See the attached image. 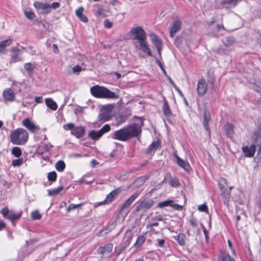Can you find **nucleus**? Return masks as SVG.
Masks as SVG:
<instances>
[{"label": "nucleus", "instance_id": "473e14b6", "mask_svg": "<svg viewBox=\"0 0 261 261\" xmlns=\"http://www.w3.org/2000/svg\"><path fill=\"white\" fill-rule=\"evenodd\" d=\"M169 175L170 176V179L169 180V184H170V186H171L172 187H178L180 185L178 179L176 177L172 178L170 174Z\"/></svg>", "mask_w": 261, "mask_h": 261}, {"label": "nucleus", "instance_id": "5701e85b", "mask_svg": "<svg viewBox=\"0 0 261 261\" xmlns=\"http://www.w3.org/2000/svg\"><path fill=\"white\" fill-rule=\"evenodd\" d=\"M210 120V115L208 112H204L203 114V125L204 128L207 131H209L208 122Z\"/></svg>", "mask_w": 261, "mask_h": 261}, {"label": "nucleus", "instance_id": "a878e982", "mask_svg": "<svg viewBox=\"0 0 261 261\" xmlns=\"http://www.w3.org/2000/svg\"><path fill=\"white\" fill-rule=\"evenodd\" d=\"M113 249V244H108L106 245L103 247H100L99 249V251L101 253H110Z\"/></svg>", "mask_w": 261, "mask_h": 261}, {"label": "nucleus", "instance_id": "4d7b16f0", "mask_svg": "<svg viewBox=\"0 0 261 261\" xmlns=\"http://www.w3.org/2000/svg\"><path fill=\"white\" fill-rule=\"evenodd\" d=\"M84 8L82 7H80L78 9L75 11L76 15L79 17L83 14Z\"/></svg>", "mask_w": 261, "mask_h": 261}, {"label": "nucleus", "instance_id": "cd10ccee", "mask_svg": "<svg viewBox=\"0 0 261 261\" xmlns=\"http://www.w3.org/2000/svg\"><path fill=\"white\" fill-rule=\"evenodd\" d=\"M21 216V214H17L13 211H10L7 218L12 221L19 219Z\"/></svg>", "mask_w": 261, "mask_h": 261}, {"label": "nucleus", "instance_id": "72a5a7b5", "mask_svg": "<svg viewBox=\"0 0 261 261\" xmlns=\"http://www.w3.org/2000/svg\"><path fill=\"white\" fill-rule=\"evenodd\" d=\"M233 128L234 126L230 124L227 125L226 133L228 137L231 138L232 137L234 133Z\"/></svg>", "mask_w": 261, "mask_h": 261}, {"label": "nucleus", "instance_id": "7ed1b4c3", "mask_svg": "<svg viewBox=\"0 0 261 261\" xmlns=\"http://www.w3.org/2000/svg\"><path fill=\"white\" fill-rule=\"evenodd\" d=\"M28 139V133L23 128H17L10 134V141L13 144L23 145Z\"/></svg>", "mask_w": 261, "mask_h": 261}, {"label": "nucleus", "instance_id": "0e129e2a", "mask_svg": "<svg viewBox=\"0 0 261 261\" xmlns=\"http://www.w3.org/2000/svg\"><path fill=\"white\" fill-rule=\"evenodd\" d=\"M79 18L80 19V20L84 22H87L88 21V19L85 15L83 14L80 17H79Z\"/></svg>", "mask_w": 261, "mask_h": 261}, {"label": "nucleus", "instance_id": "0eeeda50", "mask_svg": "<svg viewBox=\"0 0 261 261\" xmlns=\"http://www.w3.org/2000/svg\"><path fill=\"white\" fill-rule=\"evenodd\" d=\"M134 35V39L137 40L138 42L146 40V35L144 30L141 27L133 28L131 31Z\"/></svg>", "mask_w": 261, "mask_h": 261}, {"label": "nucleus", "instance_id": "603ef678", "mask_svg": "<svg viewBox=\"0 0 261 261\" xmlns=\"http://www.w3.org/2000/svg\"><path fill=\"white\" fill-rule=\"evenodd\" d=\"M74 127V124L72 123H68L63 126V128L65 130H72Z\"/></svg>", "mask_w": 261, "mask_h": 261}, {"label": "nucleus", "instance_id": "de8ad7c7", "mask_svg": "<svg viewBox=\"0 0 261 261\" xmlns=\"http://www.w3.org/2000/svg\"><path fill=\"white\" fill-rule=\"evenodd\" d=\"M25 16L29 19L32 20L35 18V13L31 11H25L24 12Z\"/></svg>", "mask_w": 261, "mask_h": 261}, {"label": "nucleus", "instance_id": "39448f33", "mask_svg": "<svg viewBox=\"0 0 261 261\" xmlns=\"http://www.w3.org/2000/svg\"><path fill=\"white\" fill-rule=\"evenodd\" d=\"M110 129V126L107 124L99 130H91L89 133V137L93 140H97L101 137L104 134L109 132Z\"/></svg>", "mask_w": 261, "mask_h": 261}, {"label": "nucleus", "instance_id": "c9c22d12", "mask_svg": "<svg viewBox=\"0 0 261 261\" xmlns=\"http://www.w3.org/2000/svg\"><path fill=\"white\" fill-rule=\"evenodd\" d=\"M159 224V223L157 222L150 223L147 225L146 228L150 231H151L152 233H156L158 232L155 231V229L153 228V227L158 226Z\"/></svg>", "mask_w": 261, "mask_h": 261}, {"label": "nucleus", "instance_id": "a19ab883", "mask_svg": "<svg viewBox=\"0 0 261 261\" xmlns=\"http://www.w3.org/2000/svg\"><path fill=\"white\" fill-rule=\"evenodd\" d=\"M172 202H173L172 200H166L164 201L159 202L158 206V207H161V208L168 206L171 205Z\"/></svg>", "mask_w": 261, "mask_h": 261}, {"label": "nucleus", "instance_id": "774afa93", "mask_svg": "<svg viewBox=\"0 0 261 261\" xmlns=\"http://www.w3.org/2000/svg\"><path fill=\"white\" fill-rule=\"evenodd\" d=\"M125 248V246H123V247H121L120 248H119L116 252V255H119V254H120L124 251Z\"/></svg>", "mask_w": 261, "mask_h": 261}, {"label": "nucleus", "instance_id": "c756f323", "mask_svg": "<svg viewBox=\"0 0 261 261\" xmlns=\"http://www.w3.org/2000/svg\"><path fill=\"white\" fill-rule=\"evenodd\" d=\"M160 145V142L158 141L152 142L147 150V153H150L152 150H156Z\"/></svg>", "mask_w": 261, "mask_h": 261}, {"label": "nucleus", "instance_id": "393cba45", "mask_svg": "<svg viewBox=\"0 0 261 261\" xmlns=\"http://www.w3.org/2000/svg\"><path fill=\"white\" fill-rule=\"evenodd\" d=\"M221 30L225 31V28L224 27V26L223 25L218 24L217 25L216 28L215 29V30L212 32V34H211L212 36L218 37L219 36L222 35L223 34L222 33H220V34L218 33V32L220 31Z\"/></svg>", "mask_w": 261, "mask_h": 261}, {"label": "nucleus", "instance_id": "20e7f679", "mask_svg": "<svg viewBox=\"0 0 261 261\" xmlns=\"http://www.w3.org/2000/svg\"><path fill=\"white\" fill-rule=\"evenodd\" d=\"M154 203V201L152 199L145 198L143 200H139L137 203L136 207V212L143 211L146 212L150 209Z\"/></svg>", "mask_w": 261, "mask_h": 261}, {"label": "nucleus", "instance_id": "2f4dec72", "mask_svg": "<svg viewBox=\"0 0 261 261\" xmlns=\"http://www.w3.org/2000/svg\"><path fill=\"white\" fill-rule=\"evenodd\" d=\"M64 189V187L60 186L57 188L48 190V195L50 196H55L58 194L61 191Z\"/></svg>", "mask_w": 261, "mask_h": 261}, {"label": "nucleus", "instance_id": "f704fd0d", "mask_svg": "<svg viewBox=\"0 0 261 261\" xmlns=\"http://www.w3.org/2000/svg\"><path fill=\"white\" fill-rule=\"evenodd\" d=\"M132 238V230H127L126 231V232L125 233V236H124V239H126L125 244L126 245H128L130 243Z\"/></svg>", "mask_w": 261, "mask_h": 261}, {"label": "nucleus", "instance_id": "79ce46f5", "mask_svg": "<svg viewBox=\"0 0 261 261\" xmlns=\"http://www.w3.org/2000/svg\"><path fill=\"white\" fill-rule=\"evenodd\" d=\"M148 178V176H144L140 177L136 180L135 182L139 185H142V184H144L147 180Z\"/></svg>", "mask_w": 261, "mask_h": 261}, {"label": "nucleus", "instance_id": "1a4fd4ad", "mask_svg": "<svg viewBox=\"0 0 261 261\" xmlns=\"http://www.w3.org/2000/svg\"><path fill=\"white\" fill-rule=\"evenodd\" d=\"M198 95L203 96L205 94L207 91V84L204 79H200L197 83V88Z\"/></svg>", "mask_w": 261, "mask_h": 261}, {"label": "nucleus", "instance_id": "6e6d98bb", "mask_svg": "<svg viewBox=\"0 0 261 261\" xmlns=\"http://www.w3.org/2000/svg\"><path fill=\"white\" fill-rule=\"evenodd\" d=\"M156 62L157 64L159 65V66L160 67L161 69L163 71V72L164 74V75L165 76H167V72H166L164 67H163V65L162 64V63L160 61H159L158 60H156Z\"/></svg>", "mask_w": 261, "mask_h": 261}, {"label": "nucleus", "instance_id": "c03bdc74", "mask_svg": "<svg viewBox=\"0 0 261 261\" xmlns=\"http://www.w3.org/2000/svg\"><path fill=\"white\" fill-rule=\"evenodd\" d=\"M98 118L100 120L107 121L109 118V114L107 112L100 113L99 115Z\"/></svg>", "mask_w": 261, "mask_h": 261}, {"label": "nucleus", "instance_id": "3c124183", "mask_svg": "<svg viewBox=\"0 0 261 261\" xmlns=\"http://www.w3.org/2000/svg\"><path fill=\"white\" fill-rule=\"evenodd\" d=\"M82 205H83L82 203L77 204H75L71 203V204L69 205V206H68V207L67 208V211L68 212H70L71 210H74V209H75L76 208L79 207L80 206H81Z\"/></svg>", "mask_w": 261, "mask_h": 261}, {"label": "nucleus", "instance_id": "8fccbe9b", "mask_svg": "<svg viewBox=\"0 0 261 261\" xmlns=\"http://www.w3.org/2000/svg\"><path fill=\"white\" fill-rule=\"evenodd\" d=\"M234 42V39L232 37H228L225 39V42H224L226 46H228L231 45Z\"/></svg>", "mask_w": 261, "mask_h": 261}, {"label": "nucleus", "instance_id": "5fc2aeb1", "mask_svg": "<svg viewBox=\"0 0 261 261\" xmlns=\"http://www.w3.org/2000/svg\"><path fill=\"white\" fill-rule=\"evenodd\" d=\"M10 211H9V209L6 207L2 210L1 213L4 217L7 218Z\"/></svg>", "mask_w": 261, "mask_h": 261}, {"label": "nucleus", "instance_id": "c85d7f7f", "mask_svg": "<svg viewBox=\"0 0 261 261\" xmlns=\"http://www.w3.org/2000/svg\"><path fill=\"white\" fill-rule=\"evenodd\" d=\"M175 239L180 246H184L186 244V236L184 233H179Z\"/></svg>", "mask_w": 261, "mask_h": 261}, {"label": "nucleus", "instance_id": "09e8293b", "mask_svg": "<svg viewBox=\"0 0 261 261\" xmlns=\"http://www.w3.org/2000/svg\"><path fill=\"white\" fill-rule=\"evenodd\" d=\"M198 209L200 212L208 213V209L205 204L199 205L198 206Z\"/></svg>", "mask_w": 261, "mask_h": 261}, {"label": "nucleus", "instance_id": "338daca9", "mask_svg": "<svg viewBox=\"0 0 261 261\" xmlns=\"http://www.w3.org/2000/svg\"><path fill=\"white\" fill-rule=\"evenodd\" d=\"M35 100L36 103H40L42 102L43 98L42 96L35 97Z\"/></svg>", "mask_w": 261, "mask_h": 261}, {"label": "nucleus", "instance_id": "2eb2a0df", "mask_svg": "<svg viewBox=\"0 0 261 261\" xmlns=\"http://www.w3.org/2000/svg\"><path fill=\"white\" fill-rule=\"evenodd\" d=\"M3 96L6 101H13L15 96V93L11 89H6L3 92Z\"/></svg>", "mask_w": 261, "mask_h": 261}, {"label": "nucleus", "instance_id": "052dcab7", "mask_svg": "<svg viewBox=\"0 0 261 261\" xmlns=\"http://www.w3.org/2000/svg\"><path fill=\"white\" fill-rule=\"evenodd\" d=\"M109 232L107 229L101 230L98 233V236L99 237L103 236Z\"/></svg>", "mask_w": 261, "mask_h": 261}, {"label": "nucleus", "instance_id": "4c0bfd02", "mask_svg": "<svg viewBox=\"0 0 261 261\" xmlns=\"http://www.w3.org/2000/svg\"><path fill=\"white\" fill-rule=\"evenodd\" d=\"M12 154L16 157H19L21 155L22 151L19 147H14L12 150Z\"/></svg>", "mask_w": 261, "mask_h": 261}, {"label": "nucleus", "instance_id": "864d4df0", "mask_svg": "<svg viewBox=\"0 0 261 261\" xmlns=\"http://www.w3.org/2000/svg\"><path fill=\"white\" fill-rule=\"evenodd\" d=\"M82 67L79 65L74 66L72 68V72L77 74L82 71Z\"/></svg>", "mask_w": 261, "mask_h": 261}, {"label": "nucleus", "instance_id": "69168bd1", "mask_svg": "<svg viewBox=\"0 0 261 261\" xmlns=\"http://www.w3.org/2000/svg\"><path fill=\"white\" fill-rule=\"evenodd\" d=\"M125 122V120L124 119V117L122 116H120L117 119V122L118 124H121Z\"/></svg>", "mask_w": 261, "mask_h": 261}, {"label": "nucleus", "instance_id": "680f3d73", "mask_svg": "<svg viewBox=\"0 0 261 261\" xmlns=\"http://www.w3.org/2000/svg\"><path fill=\"white\" fill-rule=\"evenodd\" d=\"M158 244L157 245L159 247H162L164 246L165 243V241L164 239L158 240Z\"/></svg>", "mask_w": 261, "mask_h": 261}, {"label": "nucleus", "instance_id": "aec40b11", "mask_svg": "<svg viewBox=\"0 0 261 261\" xmlns=\"http://www.w3.org/2000/svg\"><path fill=\"white\" fill-rule=\"evenodd\" d=\"M241 0H224L221 2V4L226 8L234 7L237 3Z\"/></svg>", "mask_w": 261, "mask_h": 261}, {"label": "nucleus", "instance_id": "13d9d810", "mask_svg": "<svg viewBox=\"0 0 261 261\" xmlns=\"http://www.w3.org/2000/svg\"><path fill=\"white\" fill-rule=\"evenodd\" d=\"M113 23L108 19H106L104 21V25L106 28L110 29L112 28Z\"/></svg>", "mask_w": 261, "mask_h": 261}, {"label": "nucleus", "instance_id": "a211bd4d", "mask_svg": "<svg viewBox=\"0 0 261 261\" xmlns=\"http://www.w3.org/2000/svg\"><path fill=\"white\" fill-rule=\"evenodd\" d=\"M181 23V22L179 20H176L173 22L170 32L171 37H173L174 34L180 29Z\"/></svg>", "mask_w": 261, "mask_h": 261}, {"label": "nucleus", "instance_id": "37998d69", "mask_svg": "<svg viewBox=\"0 0 261 261\" xmlns=\"http://www.w3.org/2000/svg\"><path fill=\"white\" fill-rule=\"evenodd\" d=\"M31 217L33 220H40L41 218V215L38 211L33 212Z\"/></svg>", "mask_w": 261, "mask_h": 261}, {"label": "nucleus", "instance_id": "e2e57ef3", "mask_svg": "<svg viewBox=\"0 0 261 261\" xmlns=\"http://www.w3.org/2000/svg\"><path fill=\"white\" fill-rule=\"evenodd\" d=\"M60 6V4L58 2H54L52 3L51 5H50V8H52L53 9H57L59 8Z\"/></svg>", "mask_w": 261, "mask_h": 261}, {"label": "nucleus", "instance_id": "7c9ffc66", "mask_svg": "<svg viewBox=\"0 0 261 261\" xmlns=\"http://www.w3.org/2000/svg\"><path fill=\"white\" fill-rule=\"evenodd\" d=\"M55 168L58 171L62 172L65 169V164L63 161H59L56 163Z\"/></svg>", "mask_w": 261, "mask_h": 261}, {"label": "nucleus", "instance_id": "b1692460", "mask_svg": "<svg viewBox=\"0 0 261 261\" xmlns=\"http://www.w3.org/2000/svg\"><path fill=\"white\" fill-rule=\"evenodd\" d=\"M77 138L82 137L85 134V129L83 126L76 127L72 133Z\"/></svg>", "mask_w": 261, "mask_h": 261}, {"label": "nucleus", "instance_id": "f257e3e1", "mask_svg": "<svg viewBox=\"0 0 261 261\" xmlns=\"http://www.w3.org/2000/svg\"><path fill=\"white\" fill-rule=\"evenodd\" d=\"M141 126L137 123H134L113 133L112 138L122 142L137 137L141 133Z\"/></svg>", "mask_w": 261, "mask_h": 261}, {"label": "nucleus", "instance_id": "423d86ee", "mask_svg": "<svg viewBox=\"0 0 261 261\" xmlns=\"http://www.w3.org/2000/svg\"><path fill=\"white\" fill-rule=\"evenodd\" d=\"M219 188L222 191V192L220 194L222 201L223 202L224 205H228L230 197V192L232 188L229 187L228 189H224V186L221 183H219Z\"/></svg>", "mask_w": 261, "mask_h": 261}, {"label": "nucleus", "instance_id": "f3484780", "mask_svg": "<svg viewBox=\"0 0 261 261\" xmlns=\"http://www.w3.org/2000/svg\"><path fill=\"white\" fill-rule=\"evenodd\" d=\"M119 189H115L110 193L107 196L105 200L102 202V204L106 203H110L114 200L120 192Z\"/></svg>", "mask_w": 261, "mask_h": 261}, {"label": "nucleus", "instance_id": "6e6552de", "mask_svg": "<svg viewBox=\"0 0 261 261\" xmlns=\"http://www.w3.org/2000/svg\"><path fill=\"white\" fill-rule=\"evenodd\" d=\"M174 156L176 159V163L179 167L188 172L192 170L190 164L187 161L180 159L176 153L174 154Z\"/></svg>", "mask_w": 261, "mask_h": 261}, {"label": "nucleus", "instance_id": "f03ea898", "mask_svg": "<svg viewBox=\"0 0 261 261\" xmlns=\"http://www.w3.org/2000/svg\"><path fill=\"white\" fill-rule=\"evenodd\" d=\"M90 92L91 94L96 98H117L118 95L115 93L109 90L107 88L95 85L91 87Z\"/></svg>", "mask_w": 261, "mask_h": 261}, {"label": "nucleus", "instance_id": "58836bf2", "mask_svg": "<svg viewBox=\"0 0 261 261\" xmlns=\"http://www.w3.org/2000/svg\"><path fill=\"white\" fill-rule=\"evenodd\" d=\"M24 67L25 69L28 71L29 73H31L35 68V65L31 63H28L25 64Z\"/></svg>", "mask_w": 261, "mask_h": 261}, {"label": "nucleus", "instance_id": "ea45409f", "mask_svg": "<svg viewBox=\"0 0 261 261\" xmlns=\"http://www.w3.org/2000/svg\"><path fill=\"white\" fill-rule=\"evenodd\" d=\"M145 237L144 236H138L135 245L137 247H140L145 241Z\"/></svg>", "mask_w": 261, "mask_h": 261}, {"label": "nucleus", "instance_id": "bb28decb", "mask_svg": "<svg viewBox=\"0 0 261 261\" xmlns=\"http://www.w3.org/2000/svg\"><path fill=\"white\" fill-rule=\"evenodd\" d=\"M162 110L164 113V115L166 117H170L171 115V112L169 106L168 105V103L167 101H165L163 105L162 108Z\"/></svg>", "mask_w": 261, "mask_h": 261}, {"label": "nucleus", "instance_id": "49530a36", "mask_svg": "<svg viewBox=\"0 0 261 261\" xmlns=\"http://www.w3.org/2000/svg\"><path fill=\"white\" fill-rule=\"evenodd\" d=\"M261 136V128H258L253 132V137L255 140L257 139Z\"/></svg>", "mask_w": 261, "mask_h": 261}, {"label": "nucleus", "instance_id": "e433bc0d", "mask_svg": "<svg viewBox=\"0 0 261 261\" xmlns=\"http://www.w3.org/2000/svg\"><path fill=\"white\" fill-rule=\"evenodd\" d=\"M57 174L55 171L50 172L48 173L47 178L51 182L55 181L57 179Z\"/></svg>", "mask_w": 261, "mask_h": 261}, {"label": "nucleus", "instance_id": "a18cd8bd", "mask_svg": "<svg viewBox=\"0 0 261 261\" xmlns=\"http://www.w3.org/2000/svg\"><path fill=\"white\" fill-rule=\"evenodd\" d=\"M23 163V159L22 158H20L18 159H15L13 160L12 165V166H20Z\"/></svg>", "mask_w": 261, "mask_h": 261}, {"label": "nucleus", "instance_id": "9d476101", "mask_svg": "<svg viewBox=\"0 0 261 261\" xmlns=\"http://www.w3.org/2000/svg\"><path fill=\"white\" fill-rule=\"evenodd\" d=\"M151 40L152 43L156 48L158 53L160 56L161 55V50L162 48V43L159 37L154 34H151L150 35Z\"/></svg>", "mask_w": 261, "mask_h": 261}, {"label": "nucleus", "instance_id": "ddd939ff", "mask_svg": "<svg viewBox=\"0 0 261 261\" xmlns=\"http://www.w3.org/2000/svg\"><path fill=\"white\" fill-rule=\"evenodd\" d=\"M22 124L32 133H35L36 130L39 129V128L36 126V125L31 122L28 118L24 119L23 120Z\"/></svg>", "mask_w": 261, "mask_h": 261}, {"label": "nucleus", "instance_id": "f8f14e48", "mask_svg": "<svg viewBox=\"0 0 261 261\" xmlns=\"http://www.w3.org/2000/svg\"><path fill=\"white\" fill-rule=\"evenodd\" d=\"M242 150L244 155L246 157L251 158L252 157L255 153V146L254 144L250 146H245L242 147Z\"/></svg>", "mask_w": 261, "mask_h": 261}, {"label": "nucleus", "instance_id": "9b49d317", "mask_svg": "<svg viewBox=\"0 0 261 261\" xmlns=\"http://www.w3.org/2000/svg\"><path fill=\"white\" fill-rule=\"evenodd\" d=\"M34 7L37 9H41L44 11L43 13L47 14L49 13L50 10V5L47 3H43L40 2H36L34 4Z\"/></svg>", "mask_w": 261, "mask_h": 261}, {"label": "nucleus", "instance_id": "412c9836", "mask_svg": "<svg viewBox=\"0 0 261 261\" xmlns=\"http://www.w3.org/2000/svg\"><path fill=\"white\" fill-rule=\"evenodd\" d=\"M219 261H235L229 254L225 252H221L218 258Z\"/></svg>", "mask_w": 261, "mask_h": 261}, {"label": "nucleus", "instance_id": "6ab92c4d", "mask_svg": "<svg viewBox=\"0 0 261 261\" xmlns=\"http://www.w3.org/2000/svg\"><path fill=\"white\" fill-rule=\"evenodd\" d=\"M12 39H8L0 42V53L5 54L7 53L5 48L9 46L12 43Z\"/></svg>", "mask_w": 261, "mask_h": 261}, {"label": "nucleus", "instance_id": "4468645a", "mask_svg": "<svg viewBox=\"0 0 261 261\" xmlns=\"http://www.w3.org/2000/svg\"><path fill=\"white\" fill-rule=\"evenodd\" d=\"M139 193L137 192L133 194L125 202L121 207V211L128 208L134 200L138 197Z\"/></svg>", "mask_w": 261, "mask_h": 261}, {"label": "nucleus", "instance_id": "4be33fe9", "mask_svg": "<svg viewBox=\"0 0 261 261\" xmlns=\"http://www.w3.org/2000/svg\"><path fill=\"white\" fill-rule=\"evenodd\" d=\"M46 106L49 108L51 110L55 111L58 108V106L55 101H54L51 98H48L45 99Z\"/></svg>", "mask_w": 261, "mask_h": 261}, {"label": "nucleus", "instance_id": "bf43d9fd", "mask_svg": "<svg viewBox=\"0 0 261 261\" xmlns=\"http://www.w3.org/2000/svg\"><path fill=\"white\" fill-rule=\"evenodd\" d=\"M171 206L177 211H181L182 209V206L177 204H171Z\"/></svg>", "mask_w": 261, "mask_h": 261}, {"label": "nucleus", "instance_id": "dca6fc26", "mask_svg": "<svg viewBox=\"0 0 261 261\" xmlns=\"http://www.w3.org/2000/svg\"><path fill=\"white\" fill-rule=\"evenodd\" d=\"M139 48L144 53L147 54L149 56H152L151 50L146 40L138 42Z\"/></svg>", "mask_w": 261, "mask_h": 261}]
</instances>
